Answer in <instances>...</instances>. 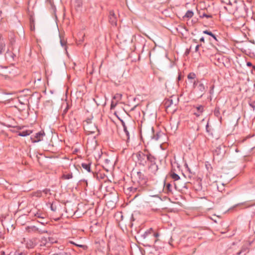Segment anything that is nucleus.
<instances>
[{
    "label": "nucleus",
    "instance_id": "obj_39",
    "mask_svg": "<svg viewBox=\"0 0 255 255\" xmlns=\"http://www.w3.org/2000/svg\"><path fill=\"white\" fill-rule=\"evenodd\" d=\"M59 255H70V254H69L68 253H61L59 254Z\"/></svg>",
    "mask_w": 255,
    "mask_h": 255
},
{
    "label": "nucleus",
    "instance_id": "obj_47",
    "mask_svg": "<svg viewBox=\"0 0 255 255\" xmlns=\"http://www.w3.org/2000/svg\"><path fill=\"white\" fill-rule=\"evenodd\" d=\"M241 253V252H239V253H238V255H239V254H240Z\"/></svg>",
    "mask_w": 255,
    "mask_h": 255
},
{
    "label": "nucleus",
    "instance_id": "obj_43",
    "mask_svg": "<svg viewBox=\"0 0 255 255\" xmlns=\"http://www.w3.org/2000/svg\"><path fill=\"white\" fill-rule=\"evenodd\" d=\"M158 209V208L157 207H153V208H152V210H154V211H156V210H157Z\"/></svg>",
    "mask_w": 255,
    "mask_h": 255
},
{
    "label": "nucleus",
    "instance_id": "obj_30",
    "mask_svg": "<svg viewBox=\"0 0 255 255\" xmlns=\"http://www.w3.org/2000/svg\"><path fill=\"white\" fill-rule=\"evenodd\" d=\"M250 105L251 107H252L253 110H255V102H251V103H250Z\"/></svg>",
    "mask_w": 255,
    "mask_h": 255
},
{
    "label": "nucleus",
    "instance_id": "obj_5",
    "mask_svg": "<svg viewBox=\"0 0 255 255\" xmlns=\"http://www.w3.org/2000/svg\"><path fill=\"white\" fill-rule=\"evenodd\" d=\"M225 147L224 146H219L214 151V158L218 160L222 159L225 155Z\"/></svg>",
    "mask_w": 255,
    "mask_h": 255
},
{
    "label": "nucleus",
    "instance_id": "obj_12",
    "mask_svg": "<svg viewBox=\"0 0 255 255\" xmlns=\"http://www.w3.org/2000/svg\"><path fill=\"white\" fill-rule=\"evenodd\" d=\"M34 216L35 217H36L37 218H39L40 219H42V220H44V219L46 217L45 214L43 213H42V212H37L34 214Z\"/></svg>",
    "mask_w": 255,
    "mask_h": 255
},
{
    "label": "nucleus",
    "instance_id": "obj_28",
    "mask_svg": "<svg viewBox=\"0 0 255 255\" xmlns=\"http://www.w3.org/2000/svg\"><path fill=\"white\" fill-rule=\"evenodd\" d=\"M203 32L204 34H206L210 36H213V34L211 31H209L208 30H204L203 31Z\"/></svg>",
    "mask_w": 255,
    "mask_h": 255
},
{
    "label": "nucleus",
    "instance_id": "obj_3",
    "mask_svg": "<svg viewBox=\"0 0 255 255\" xmlns=\"http://www.w3.org/2000/svg\"><path fill=\"white\" fill-rule=\"evenodd\" d=\"M84 128L85 131L89 134L95 133L98 130L96 125L93 123L90 119H88L84 122Z\"/></svg>",
    "mask_w": 255,
    "mask_h": 255
},
{
    "label": "nucleus",
    "instance_id": "obj_34",
    "mask_svg": "<svg viewBox=\"0 0 255 255\" xmlns=\"http://www.w3.org/2000/svg\"><path fill=\"white\" fill-rule=\"evenodd\" d=\"M203 109L204 108L202 106H200L197 107L198 110L200 111L201 112H202L203 111Z\"/></svg>",
    "mask_w": 255,
    "mask_h": 255
},
{
    "label": "nucleus",
    "instance_id": "obj_6",
    "mask_svg": "<svg viewBox=\"0 0 255 255\" xmlns=\"http://www.w3.org/2000/svg\"><path fill=\"white\" fill-rule=\"evenodd\" d=\"M26 247L28 249H32L35 247L37 244V240L36 239H31L24 240Z\"/></svg>",
    "mask_w": 255,
    "mask_h": 255
},
{
    "label": "nucleus",
    "instance_id": "obj_31",
    "mask_svg": "<svg viewBox=\"0 0 255 255\" xmlns=\"http://www.w3.org/2000/svg\"><path fill=\"white\" fill-rule=\"evenodd\" d=\"M50 208L51 210L53 211H56V207L55 206H54L53 204H52L50 206Z\"/></svg>",
    "mask_w": 255,
    "mask_h": 255
},
{
    "label": "nucleus",
    "instance_id": "obj_25",
    "mask_svg": "<svg viewBox=\"0 0 255 255\" xmlns=\"http://www.w3.org/2000/svg\"><path fill=\"white\" fill-rule=\"evenodd\" d=\"M161 135V133L160 132H158V133H157L156 134V135H154L152 138L155 140H157L159 139V137H160V136Z\"/></svg>",
    "mask_w": 255,
    "mask_h": 255
},
{
    "label": "nucleus",
    "instance_id": "obj_20",
    "mask_svg": "<svg viewBox=\"0 0 255 255\" xmlns=\"http://www.w3.org/2000/svg\"><path fill=\"white\" fill-rule=\"evenodd\" d=\"M165 105L167 108L173 105V101L172 99H168L166 102Z\"/></svg>",
    "mask_w": 255,
    "mask_h": 255
},
{
    "label": "nucleus",
    "instance_id": "obj_27",
    "mask_svg": "<svg viewBox=\"0 0 255 255\" xmlns=\"http://www.w3.org/2000/svg\"><path fill=\"white\" fill-rule=\"evenodd\" d=\"M27 253L24 252L16 251L14 255H26Z\"/></svg>",
    "mask_w": 255,
    "mask_h": 255
},
{
    "label": "nucleus",
    "instance_id": "obj_4",
    "mask_svg": "<svg viewBox=\"0 0 255 255\" xmlns=\"http://www.w3.org/2000/svg\"><path fill=\"white\" fill-rule=\"evenodd\" d=\"M155 160V158L153 157L151 158V159H150V161L149 162L148 172L149 175L151 176L156 175L158 169V167L156 164Z\"/></svg>",
    "mask_w": 255,
    "mask_h": 255
},
{
    "label": "nucleus",
    "instance_id": "obj_19",
    "mask_svg": "<svg viewBox=\"0 0 255 255\" xmlns=\"http://www.w3.org/2000/svg\"><path fill=\"white\" fill-rule=\"evenodd\" d=\"M171 177L175 181H177V180H179L180 179L179 176L178 174H176L175 173H172L171 174Z\"/></svg>",
    "mask_w": 255,
    "mask_h": 255
},
{
    "label": "nucleus",
    "instance_id": "obj_38",
    "mask_svg": "<svg viewBox=\"0 0 255 255\" xmlns=\"http://www.w3.org/2000/svg\"><path fill=\"white\" fill-rule=\"evenodd\" d=\"M151 229H150V230H149L148 231H147V232H145L144 233V236H145V235H147L148 234H149L150 233V232H151Z\"/></svg>",
    "mask_w": 255,
    "mask_h": 255
},
{
    "label": "nucleus",
    "instance_id": "obj_44",
    "mask_svg": "<svg viewBox=\"0 0 255 255\" xmlns=\"http://www.w3.org/2000/svg\"><path fill=\"white\" fill-rule=\"evenodd\" d=\"M247 65L249 66H251L252 65V63L251 62H248Z\"/></svg>",
    "mask_w": 255,
    "mask_h": 255
},
{
    "label": "nucleus",
    "instance_id": "obj_18",
    "mask_svg": "<svg viewBox=\"0 0 255 255\" xmlns=\"http://www.w3.org/2000/svg\"><path fill=\"white\" fill-rule=\"evenodd\" d=\"M124 130L125 132L126 136H127V141L129 139V133L127 129V127L126 125H124L123 126Z\"/></svg>",
    "mask_w": 255,
    "mask_h": 255
},
{
    "label": "nucleus",
    "instance_id": "obj_24",
    "mask_svg": "<svg viewBox=\"0 0 255 255\" xmlns=\"http://www.w3.org/2000/svg\"><path fill=\"white\" fill-rule=\"evenodd\" d=\"M33 196L37 197H40L42 196V192L40 191H37L33 193Z\"/></svg>",
    "mask_w": 255,
    "mask_h": 255
},
{
    "label": "nucleus",
    "instance_id": "obj_21",
    "mask_svg": "<svg viewBox=\"0 0 255 255\" xmlns=\"http://www.w3.org/2000/svg\"><path fill=\"white\" fill-rule=\"evenodd\" d=\"M187 78L189 80H193L196 78V75L194 73H190L188 75Z\"/></svg>",
    "mask_w": 255,
    "mask_h": 255
},
{
    "label": "nucleus",
    "instance_id": "obj_40",
    "mask_svg": "<svg viewBox=\"0 0 255 255\" xmlns=\"http://www.w3.org/2000/svg\"><path fill=\"white\" fill-rule=\"evenodd\" d=\"M120 120L121 122V123H122V125L123 126L124 125H126V123H125V122L123 120L120 119Z\"/></svg>",
    "mask_w": 255,
    "mask_h": 255
},
{
    "label": "nucleus",
    "instance_id": "obj_36",
    "mask_svg": "<svg viewBox=\"0 0 255 255\" xmlns=\"http://www.w3.org/2000/svg\"><path fill=\"white\" fill-rule=\"evenodd\" d=\"M76 246L83 248L84 249H86L87 248V247L85 245H76Z\"/></svg>",
    "mask_w": 255,
    "mask_h": 255
},
{
    "label": "nucleus",
    "instance_id": "obj_45",
    "mask_svg": "<svg viewBox=\"0 0 255 255\" xmlns=\"http://www.w3.org/2000/svg\"><path fill=\"white\" fill-rule=\"evenodd\" d=\"M1 255H5L4 252L3 251L1 252Z\"/></svg>",
    "mask_w": 255,
    "mask_h": 255
},
{
    "label": "nucleus",
    "instance_id": "obj_15",
    "mask_svg": "<svg viewBox=\"0 0 255 255\" xmlns=\"http://www.w3.org/2000/svg\"><path fill=\"white\" fill-rule=\"evenodd\" d=\"M72 177H73V175H72V173H69L67 174H65V173L63 174L62 176V179H65V180H68V179H71V178H72Z\"/></svg>",
    "mask_w": 255,
    "mask_h": 255
},
{
    "label": "nucleus",
    "instance_id": "obj_48",
    "mask_svg": "<svg viewBox=\"0 0 255 255\" xmlns=\"http://www.w3.org/2000/svg\"><path fill=\"white\" fill-rule=\"evenodd\" d=\"M51 242L52 243L56 242V241H51Z\"/></svg>",
    "mask_w": 255,
    "mask_h": 255
},
{
    "label": "nucleus",
    "instance_id": "obj_13",
    "mask_svg": "<svg viewBox=\"0 0 255 255\" xmlns=\"http://www.w3.org/2000/svg\"><path fill=\"white\" fill-rule=\"evenodd\" d=\"M82 167L89 172H91L90 164L83 163L81 164Z\"/></svg>",
    "mask_w": 255,
    "mask_h": 255
},
{
    "label": "nucleus",
    "instance_id": "obj_8",
    "mask_svg": "<svg viewBox=\"0 0 255 255\" xmlns=\"http://www.w3.org/2000/svg\"><path fill=\"white\" fill-rule=\"evenodd\" d=\"M45 133L43 131H40L39 132L36 133L35 135L36 139H35L33 142H36L41 141Z\"/></svg>",
    "mask_w": 255,
    "mask_h": 255
},
{
    "label": "nucleus",
    "instance_id": "obj_42",
    "mask_svg": "<svg viewBox=\"0 0 255 255\" xmlns=\"http://www.w3.org/2000/svg\"><path fill=\"white\" fill-rule=\"evenodd\" d=\"M200 41L201 42H204V38L203 37H202L201 38H200Z\"/></svg>",
    "mask_w": 255,
    "mask_h": 255
},
{
    "label": "nucleus",
    "instance_id": "obj_1",
    "mask_svg": "<svg viewBox=\"0 0 255 255\" xmlns=\"http://www.w3.org/2000/svg\"><path fill=\"white\" fill-rule=\"evenodd\" d=\"M0 75L5 80H11L17 75L16 68L12 65L9 66L0 65Z\"/></svg>",
    "mask_w": 255,
    "mask_h": 255
},
{
    "label": "nucleus",
    "instance_id": "obj_22",
    "mask_svg": "<svg viewBox=\"0 0 255 255\" xmlns=\"http://www.w3.org/2000/svg\"><path fill=\"white\" fill-rule=\"evenodd\" d=\"M118 103V101H115L113 99L111 102V109H114L116 107V106L117 105Z\"/></svg>",
    "mask_w": 255,
    "mask_h": 255
},
{
    "label": "nucleus",
    "instance_id": "obj_26",
    "mask_svg": "<svg viewBox=\"0 0 255 255\" xmlns=\"http://www.w3.org/2000/svg\"><path fill=\"white\" fill-rule=\"evenodd\" d=\"M76 6L78 7H81L82 5V0H75Z\"/></svg>",
    "mask_w": 255,
    "mask_h": 255
},
{
    "label": "nucleus",
    "instance_id": "obj_17",
    "mask_svg": "<svg viewBox=\"0 0 255 255\" xmlns=\"http://www.w3.org/2000/svg\"><path fill=\"white\" fill-rule=\"evenodd\" d=\"M194 15V13L191 10H188L184 15V17L191 18Z\"/></svg>",
    "mask_w": 255,
    "mask_h": 255
},
{
    "label": "nucleus",
    "instance_id": "obj_32",
    "mask_svg": "<svg viewBox=\"0 0 255 255\" xmlns=\"http://www.w3.org/2000/svg\"><path fill=\"white\" fill-rule=\"evenodd\" d=\"M166 188L167 189V190L169 191H171V185L169 183H167L166 184Z\"/></svg>",
    "mask_w": 255,
    "mask_h": 255
},
{
    "label": "nucleus",
    "instance_id": "obj_7",
    "mask_svg": "<svg viewBox=\"0 0 255 255\" xmlns=\"http://www.w3.org/2000/svg\"><path fill=\"white\" fill-rule=\"evenodd\" d=\"M109 21L113 25H117V17H116L115 14L113 11H111L110 12Z\"/></svg>",
    "mask_w": 255,
    "mask_h": 255
},
{
    "label": "nucleus",
    "instance_id": "obj_10",
    "mask_svg": "<svg viewBox=\"0 0 255 255\" xmlns=\"http://www.w3.org/2000/svg\"><path fill=\"white\" fill-rule=\"evenodd\" d=\"M5 49V44L3 39L1 38V36H0V54H2L4 52Z\"/></svg>",
    "mask_w": 255,
    "mask_h": 255
},
{
    "label": "nucleus",
    "instance_id": "obj_9",
    "mask_svg": "<svg viewBox=\"0 0 255 255\" xmlns=\"http://www.w3.org/2000/svg\"><path fill=\"white\" fill-rule=\"evenodd\" d=\"M197 89L199 91H200L201 93V96H202L204 94V92L205 91V87L203 83L201 82H199L198 85L197 86Z\"/></svg>",
    "mask_w": 255,
    "mask_h": 255
},
{
    "label": "nucleus",
    "instance_id": "obj_23",
    "mask_svg": "<svg viewBox=\"0 0 255 255\" xmlns=\"http://www.w3.org/2000/svg\"><path fill=\"white\" fill-rule=\"evenodd\" d=\"M60 44L62 46H65L66 44V41L64 39L63 37H62L61 35H60Z\"/></svg>",
    "mask_w": 255,
    "mask_h": 255
},
{
    "label": "nucleus",
    "instance_id": "obj_29",
    "mask_svg": "<svg viewBox=\"0 0 255 255\" xmlns=\"http://www.w3.org/2000/svg\"><path fill=\"white\" fill-rule=\"evenodd\" d=\"M191 82L193 83V86L194 88L196 87H197V86L198 85V84L199 83L198 80H194L193 82L191 81Z\"/></svg>",
    "mask_w": 255,
    "mask_h": 255
},
{
    "label": "nucleus",
    "instance_id": "obj_41",
    "mask_svg": "<svg viewBox=\"0 0 255 255\" xmlns=\"http://www.w3.org/2000/svg\"><path fill=\"white\" fill-rule=\"evenodd\" d=\"M211 36L213 37V38H214V40H215L217 41H218L216 36L214 34H213V36Z\"/></svg>",
    "mask_w": 255,
    "mask_h": 255
},
{
    "label": "nucleus",
    "instance_id": "obj_46",
    "mask_svg": "<svg viewBox=\"0 0 255 255\" xmlns=\"http://www.w3.org/2000/svg\"><path fill=\"white\" fill-rule=\"evenodd\" d=\"M153 235H154V236H156H156H157V234H155V233H154V234H153Z\"/></svg>",
    "mask_w": 255,
    "mask_h": 255
},
{
    "label": "nucleus",
    "instance_id": "obj_14",
    "mask_svg": "<svg viewBox=\"0 0 255 255\" xmlns=\"http://www.w3.org/2000/svg\"><path fill=\"white\" fill-rule=\"evenodd\" d=\"M31 132V131L29 130L22 131L18 133V135L21 136H26L27 135H29Z\"/></svg>",
    "mask_w": 255,
    "mask_h": 255
},
{
    "label": "nucleus",
    "instance_id": "obj_11",
    "mask_svg": "<svg viewBox=\"0 0 255 255\" xmlns=\"http://www.w3.org/2000/svg\"><path fill=\"white\" fill-rule=\"evenodd\" d=\"M25 230L28 233H32V232L35 233V232H37L38 231V229L34 226H28V227H26Z\"/></svg>",
    "mask_w": 255,
    "mask_h": 255
},
{
    "label": "nucleus",
    "instance_id": "obj_16",
    "mask_svg": "<svg viewBox=\"0 0 255 255\" xmlns=\"http://www.w3.org/2000/svg\"><path fill=\"white\" fill-rule=\"evenodd\" d=\"M122 96H123L121 94L117 93L115 94L113 97V100H116V101H118V102H119V101H120L122 99Z\"/></svg>",
    "mask_w": 255,
    "mask_h": 255
},
{
    "label": "nucleus",
    "instance_id": "obj_49",
    "mask_svg": "<svg viewBox=\"0 0 255 255\" xmlns=\"http://www.w3.org/2000/svg\"><path fill=\"white\" fill-rule=\"evenodd\" d=\"M41 255L40 254H37V255Z\"/></svg>",
    "mask_w": 255,
    "mask_h": 255
},
{
    "label": "nucleus",
    "instance_id": "obj_33",
    "mask_svg": "<svg viewBox=\"0 0 255 255\" xmlns=\"http://www.w3.org/2000/svg\"><path fill=\"white\" fill-rule=\"evenodd\" d=\"M202 17H207V18H210L212 17V16L211 15H208L206 13H203Z\"/></svg>",
    "mask_w": 255,
    "mask_h": 255
},
{
    "label": "nucleus",
    "instance_id": "obj_37",
    "mask_svg": "<svg viewBox=\"0 0 255 255\" xmlns=\"http://www.w3.org/2000/svg\"><path fill=\"white\" fill-rule=\"evenodd\" d=\"M200 46V45H196V46L195 47V52L198 51Z\"/></svg>",
    "mask_w": 255,
    "mask_h": 255
},
{
    "label": "nucleus",
    "instance_id": "obj_35",
    "mask_svg": "<svg viewBox=\"0 0 255 255\" xmlns=\"http://www.w3.org/2000/svg\"><path fill=\"white\" fill-rule=\"evenodd\" d=\"M41 220L38 221V222L41 223L42 225H44V224L46 223V222H45L44 220L40 219Z\"/></svg>",
    "mask_w": 255,
    "mask_h": 255
},
{
    "label": "nucleus",
    "instance_id": "obj_2",
    "mask_svg": "<svg viewBox=\"0 0 255 255\" xmlns=\"http://www.w3.org/2000/svg\"><path fill=\"white\" fill-rule=\"evenodd\" d=\"M135 155L139 164L144 166L146 164L147 161L149 162L151 158L154 157L151 154H145L141 151L138 152Z\"/></svg>",
    "mask_w": 255,
    "mask_h": 255
}]
</instances>
